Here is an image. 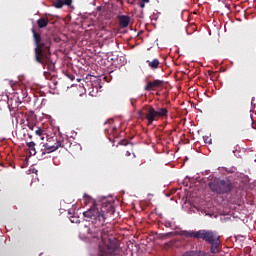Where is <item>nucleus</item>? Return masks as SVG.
<instances>
[{
    "mask_svg": "<svg viewBox=\"0 0 256 256\" xmlns=\"http://www.w3.org/2000/svg\"><path fill=\"white\" fill-rule=\"evenodd\" d=\"M32 35L35 42L34 57L36 63L46 65L49 71L55 69V64L51 60V38H42L41 34L32 28Z\"/></svg>",
    "mask_w": 256,
    "mask_h": 256,
    "instance_id": "f257e3e1",
    "label": "nucleus"
},
{
    "mask_svg": "<svg viewBox=\"0 0 256 256\" xmlns=\"http://www.w3.org/2000/svg\"><path fill=\"white\" fill-rule=\"evenodd\" d=\"M182 237H189L192 239H202L206 243L211 245L210 253L212 255H217V253L221 252V236L216 231L213 230H199V231H187L183 230L180 232Z\"/></svg>",
    "mask_w": 256,
    "mask_h": 256,
    "instance_id": "f03ea898",
    "label": "nucleus"
},
{
    "mask_svg": "<svg viewBox=\"0 0 256 256\" xmlns=\"http://www.w3.org/2000/svg\"><path fill=\"white\" fill-rule=\"evenodd\" d=\"M88 234L90 235L89 237L92 239L99 240V237H101L102 244H99L98 256H115L121 253L119 240H117L116 238L109 239L108 244H105V236L103 235V232H99L97 230H92L91 228H89Z\"/></svg>",
    "mask_w": 256,
    "mask_h": 256,
    "instance_id": "7ed1b4c3",
    "label": "nucleus"
},
{
    "mask_svg": "<svg viewBox=\"0 0 256 256\" xmlns=\"http://www.w3.org/2000/svg\"><path fill=\"white\" fill-rule=\"evenodd\" d=\"M107 211H113V205L111 203L103 204L100 210L96 204H93L90 209L83 212V217L85 221L96 225V227H103L105 225V213Z\"/></svg>",
    "mask_w": 256,
    "mask_h": 256,
    "instance_id": "20e7f679",
    "label": "nucleus"
},
{
    "mask_svg": "<svg viewBox=\"0 0 256 256\" xmlns=\"http://www.w3.org/2000/svg\"><path fill=\"white\" fill-rule=\"evenodd\" d=\"M208 187L213 193H217L218 195H225V193H231L233 191V183L229 179H214L208 183Z\"/></svg>",
    "mask_w": 256,
    "mask_h": 256,
    "instance_id": "39448f33",
    "label": "nucleus"
},
{
    "mask_svg": "<svg viewBox=\"0 0 256 256\" xmlns=\"http://www.w3.org/2000/svg\"><path fill=\"white\" fill-rule=\"evenodd\" d=\"M145 111V119L148 121V125H153V121H157L159 117H167L169 114L167 108H159L158 110H155L153 106H149Z\"/></svg>",
    "mask_w": 256,
    "mask_h": 256,
    "instance_id": "423d86ee",
    "label": "nucleus"
},
{
    "mask_svg": "<svg viewBox=\"0 0 256 256\" xmlns=\"http://www.w3.org/2000/svg\"><path fill=\"white\" fill-rule=\"evenodd\" d=\"M59 147H63V138L59 136H51L47 138V142L43 145L42 151L45 153H53Z\"/></svg>",
    "mask_w": 256,
    "mask_h": 256,
    "instance_id": "0eeeda50",
    "label": "nucleus"
},
{
    "mask_svg": "<svg viewBox=\"0 0 256 256\" xmlns=\"http://www.w3.org/2000/svg\"><path fill=\"white\" fill-rule=\"evenodd\" d=\"M160 87H163V80L156 79V80L147 82L146 86L144 87V91H155Z\"/></svg>",
    "mask_w": 256,
    "mask_h": 256,
    "instance_id": "6e6552de",
    "label": "nucleus"
},
{
    "mask_svg": "<svg viewBox=\"0 0 256 256\" xmlns=\"http://www.w3.org/2000/svg\"><path fill=\"white\" fill-rule=\"evenodd\" d=\"M118 21H119L120 27H122V29H125L129 27V23H131V17L127 15H120L118 16Z\"/></svg>",
    "mask_w": 256,
    "mask_h": 256,
    "instance_id": "1a4fd4ad",
    "label": "nucleus"
},
{
    "mask_svg": "<svg viewBox=\"0 0 256 256\" xmlns=\"http://www.w3.org/2000/svg\"><path fill=\"white\" fill-rule=\"evenodd\" d=\"M73 4V0H55L53 2V6L56 9H61L63 8V6H67V7H71V5Z\"/></svg>",
    "mask_w": 256,
    "mask_h": 256,
    "instance_id": "9d476101",
    "label": "nucleus"
},
{
    "mask_svg": "<svg viewBox=\"0 0 256 256\" xmlns=\"http://www.w3.org/2000/svg\"><path fill=\"white\" fill-rule=\"evenodd\" d=\"M183 256H213L209 252L197 250V251H191V252H186L183 254Z\"/></svg>",
    "mask_w": 256,
    "mask_h": 256,
    "instance_id": "9b49d317",
    "label": "nucleus"
},
{
    "mask_svg": "<svg viewBox=\"0 0 256 256\" xmlns=\"http://www.w3.org/2000/svg\"><path fill=\"white\" fill-rule=\"evenodd\" d=\"M36 24L38 25V29H45L47 25H49V18L48 17H41L36 21Z\"/></svg>",
    "mask_w": 256,
    "mask_h": 256,
    "instance_id": "f8f14e48",
    "label": "nucleus"
},
{
    "mask_svg": "<svg viewBox=\"0 0 256 256\" xmlns=\"http://www.w3.org/2000/svg\"><path fill=\"white\" fill-rule=\"evenodd\" d=\"M146 63L148 64V67H151L154 70L159 69V65H161V62L157 58L153 60H147Z\"/></svg>",
    "mask_w": 256,
    "mask_h": 256,
    "instance_id": "ddd939ff",
    "label": "nucleus"
},
{
    "mask_svg": "<svg viewBox=\"0 0 256 256\" xmlns=\"http://www.w3.org/2000/svg\"><path fill=\"white\" fill-rule=\"evenodd\" d=\"M26 145L31 156L37 155V150H35V142H28Z\"/></svg>",
    "mask_w": 256,
    "mask_h": 256,
    "instance_id": "4468645a",
    "label": "nucleus"
},
{
    "mask_svg": "<svg viewBox=\"0 0 256 256\" xmlns=\"http://www.w3.org/2000/svg\"><path fill=\"white\" fill-rule=\"evenodd\" d=\"M146 109H149V107H144L143 110L138 111V118L139 119H143V117H145V114L147 113Z\"/></svg>",
    "mask_w": 256,
    "mask_h": 256,
    "instance_id": "2eb2a0df",
    "label": "nucleus"
},
{
    "mask_svg": "<svg viewBox=\"0 0 256 256\" xmlns=\"http://www.w3.org/2000/svg\"><path fill=\"white\" fill-rule=\"evenodd\" d=\"M36 135H38V137H42L43 135V129L37 127V129L35 130Z\"/></svg>",
    "mask_w": 256,
    "mask_h": 256,
    "instance_id": "dca6fc26",
    "label": "nucleus"
},
{
    "mask_svg": "<svg viewBox=\"0 0 256 256\" xmlns=\"http://www.w3.org/2000/svg\"><path fill=\"white\" fill-rule=\"evenodd\" d=\"M74 147H76V149H78V151H81V145H79V144L70 145V151H73Z\"/></svg>",
    "mask_w": 256,
    "mask_h": 256,
    "instance_id": "f3484780",
    "label": "nucleus"
},
{
    "mask_svg": "<svg viewBox=\"0 0 256 256\" xmlns=\"http://www.w3.org/2000/svg\"><path fill=\"white\" fill-rule=\"evenodd\" d=\"M70 221H71V223H79V218H77L75 216H71Z\"/></svg>",
    "mask_w": 256,
    "mask_h": 256,
    "instance_id": "a211bd4d",
    "label": "nucleus"
},
{
    "mask_svg": "<svg viewBox=\"0 0 256 256\" xmlns=\"http://www.w3.org/2000/svg\"><path fill=\"white\" fill-rule=\"evenodd\" d=\"M35 124H33V123H31V122H29L28 123V128L31 130V131H34L35 130Z\"/></svg>",
    "mask_w": 256,
    "mask_h": 256,
    "instance_id": "6ab92c4d",
    "label": "nucleus"
},
{
    "mask_svg": "<svg viewBox=\"0 0 256 256\" xmlns=\"http://www.w3.org/2000/svg\"><path fill=\"white\" fill-rule=\"evenodd\" d=\"M119 145L127 146V145H129V141H127V140H121V141L119 142Z\"/></svg>",
    "mask_w": 256,
    "mask_h": 256,
    "instance_id": "aec40b11",
    "label": "nucleus"
},
{
    "mask_svg": "<svg viewBox=\"0 0 256 256\" xmlns=\"http://www.w3.org/2000/svg\"><path fill=\"white\" fill-rule=\"evenodd\" d=\"M164 225L165 227H172V223L170 221H166Z\"/></svg>",
    "mask_w": 256,
    "mask_h": 256,
    "instance_id": "412c9836",
    "label": "nucleus"
},
{
    "mask_svg": "<svg viewBox=\"0 0 256 256\" xmlns=\"http://www.w3.org/2000/svg\"><path fill=\"white\" fill-rule=\"evenodd\" d=\"M85 201H91V197L85 195Z\"/></svg>",
    "mask_w": 256,
    "mask_h": 256,
    "instance_id": "4be33fe9",
    "label": "nucleus"
},
{
    "mask_svg": "<svg viewBox=\"0 0 256 256\" xmlns=\"http://www.w3.org/2000/svg\"><path fill=\"white\" fill-rule=\"evenodd\" d=\"M141 9L145 8V2L140 3Z\"/></svg>",
    "mask_w": 256,
    "mask_h": 256,
    "instance_id": "5701e85b",
    "label": "nucleus"
},
{
    "mask_svg": "<svg viewBox=\"0 0 256 256\" xmlns=\"http://www.w3.org/2000/svg\"><path fill=\"white\" fill-rule=\"evenodd\" d=\"M126 157H131V152L126 151Z\"/></svg>",
    "mask_w": 256,
    "mask_h": 256,
    "instance_id": "b1692460",
    "label": "nucleus"
},
{
    "mask_svg": "<svg viewBox=\"0 0 256 256\" xmlns=\"http://www.w3.org/2000/svg\"><path fill=\"white\" fill-rule=\"evenodd\" d=\"M142 3H149V0H142Z\"/></svg>",
    "mask_w": 256,
    "mask_h": 256,
    "instance_id": "393cba45",
    "label": "nucleus"
},
{
    "mask_svg": "<svg viewBox=\"0 0 256 256\" xmlns=\"http://www.w3.org/2000/svg\"><path fill=\"white\" fill-rule=\"evenodd\" d=\"M131 105H135V103L133 102V99H130Z\"/></svg>",
    "mask_w": 256,
    "mask_h": 256,
    "instance_id": "a878e982",
    "label": "nucleus"
},
{
    "mask_svg": "<svg viewBox=\"0 0 256 256\" xmlns=\"http://www.w3.org/2000/svg\"><path fill=\"white\" fill-rule=\"evenodd\" d=\"M113 131H117V128L114 127V128H113Z\"/></svg>",
    "mask_w": 256,
    "mask_h": 256,
    "instance_id": "bb28decb",
    "label": "nucleus"
}]
</instances>
